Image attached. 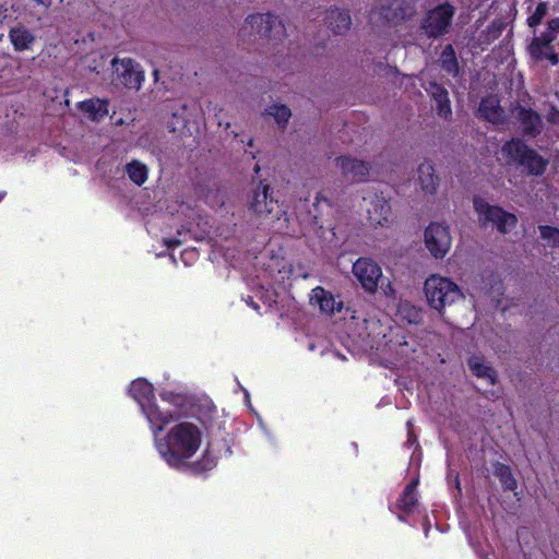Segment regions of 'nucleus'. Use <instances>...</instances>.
<instances>
[{"label": "nucleus", "instance_id": "obj_1", "mask_svg": "<svg viewBox=\"0 0 559 559\" xmlns=\"http://www.w3.org/2000/svg\"><path fill=\"white\" fill-rule=\"evenodd\" d=\"M201 430L189 421L174 425L165 439H156V449L166 463L179 467L192 457L201 444Z\"/></svg>", "mask_w": 559, "mask_h": 559}, {"label": "nucleus", "instance_id": "obj_2", "mask_svg": "<svg viewBox=\"0 0 559 559\" xmlns=\"http://www.w3.org/2000/svg\"><path fill=\"white\" fill-rule=\"evenodd\" d=\"M241 31L243 35L270 43H281L287 36L283 21L270 12L248 15Z\"/></svg>", "mask_w": 559, "mask_h": 559}, {"label": "nucleus", "instance_id": "obj_3", "mask_svg": "<svg viewBox=\"0 0 559 559\" xmlns=\"http://www.w3.org/2000/svg\"><path fill=\"white\" fill-rule=\"evenodd\" d=\"M424 293L428 305L438 312L464 298L456 283L439 274H432L425 281Z\"/></svg>", "mask_w": 559, "mask_h": 559}, {"label": "nucleus", "instance_id": "obj_4", "mask_svg": "<svg viewBox=\"0 0 559 559\" xmlns=\"http://www.w3.org/2000/svg\"><path fill=\"white\" fill-rule=\"evenodd\" d=\"M246 207L249 215L261 223L277 221L283 213L271 187L262 181L248 193Z\"/></svg>", "mask_w": 559, "mask_h": 559}, {"label": "nucleus", "instance_id": "obj_5", "mask_svg": "<svg viewBox=\"0 0 559 559\" xmlns=\"http://www.w3.org/2000/svg\"><path fill=\"white\" fill-rule=\"evenodd\" d=\"M130 395L141 405L143 413L152 425H156L153 430L155 438L165 425L173 420V414L169 412H162L155 403L152 402L154 397L153 386L146 380L138 379L133 381L129 389Z\"/></svg>", "mask_w": 559, "mask_h": 559}, {"label": "nucleus", "instance_id": "obj_6", "mask_svg": "<svg viewBox=\"0 0 559 559\" xmlns=\"http://www.w3.org/2000/svg\"><path fill=\"white\" fill-rule=\"evenodd\" d=\"M501 155L507 163H518L532 175L543 174L547 165L546 159L520 140H511L504 143L501 147Z\"/></svg>", "mask_w": 559, "mask_h": 559}, {"label": "nucleus", "instance_id": "obj_7", "mask_svg": "<svg viewBox=\"0 0 559 559\" xmlns=\"http://www.w3.org/2000/svg\"><path fill=\"white\" fill-rule=\"evenodd\" d=\"M475 212L478 215V222L483 226L491 224L499 233L507 234L515 227L518 218L514 214L506 212L497 205H491L479 197L473 200Z\"/></svg>", "mask_w": 559, "mask_h": 559}, {"label": "nucleus", "instance_id": "obj_8", "mask_svg": "<svg viewBox=\"0 0 559 559\" xmlns=\"http://www.w3.org/2000/svg\"><path fill=\"white\" fill-rule=\"evenodd\" d=\"M559 34V17L550 19L547 22L546 31L539 36H534L527 47V51L532 59L535 61H549L551 66L559 62L558 55L556 53L551 43Z\"/></svg>", "mask_w": 559, "mask_h": 559}, {"label": "nucleus", "instance_id": "obj_9", "mask_svg": "<svg viewBox=\"0 0 559 559\" xmlns=\"http://www.w3.org/2000/svg\"><path fill=\"white\" fill-rule=\"evenodd\" d=\"M454 15V8L443 3L428 11L421 22V29L428 37H440L449 32Z\"/></svg>", "mask_w": 559, "mask_h": 559}, {"label": "nucleus", "instance_id": "obj_10", "mask_svg": "<svg viewBox=\"0 0 559 559\" xmlns=\"http://www.w3.org/2000/svg\"><path fill=\"white\" fill-rule=\"evenodd\" d=\"M425 246L436 259L443 258L451 248V235L449 228L442 224H430L424 234Z\"/></svg>", "mask_w": 559, "mask_h": 559}, {"label": "nucleus", "instance_id": "obj_11", "mask_svg": "<svg viewBox=\"0 0 559 559\" xmlns=\"http://www.w3.org/2000/svg\"><path fill=\"white\" fill-rule=\"evenodd\" d=\"M111 66L116 79L128 88L140 90L144 81L141 66L130 58H114Z\"/></svg>", "mask_w": 559, "mask_h": 559}, {"label": "nucleus", "instance_id": "obj_12", "mask_svg": "<svg viewBox=\"0 0 559 559\" xmlns=\"http://www.w3.org/2000/svg\"><path fill=\"white\" fill-rule=\"evenodd\" d=\"M353 274L368 293H376L379 281L382 278L381 267L368 258H359L353 264Z\"/></svg>", "mask_w": 559, "mask_h": 559}, {"label": "nucleus", "instance_id": "obj_13", "mask_svg": "<svg viewBox=\"0 0 559 559\" xmlns=\"http://www.w3.org/2000/svg\"><path fill=\"white\" fill-rule=\"evenodd\" d=\"M335 165L342 176L350 182L365 181L369 176L370 165L355 157L340 156L335 159Z\"/></svg>", "mask_w": 559, "mask_h": 559}, {"label": "nucleus", "instance_id": "obj_14", "mask_svg": "<svg viewBox=\"0 0 559 559\" xmlns=\"http://www.w3.org/2000/svg\"><path fill=\"white\" fill-rule=\"evenodd\" d=\"M310 304L318 307L320 312L331 316L336 311H341L343 304L337 301L332 293L318 286L311 290Z\"/></svg>", "mask_w": 559, "mask_h": 559}, {"label": "nucleus", "instance_id": "obj_15", "mask_svg": "<svg viewBox=\"0 0 559 559\" xmlns=\"http://www.w3.org/2000/svg\"><path fill=\"white\" fill-rule=\"evenodd\" d=\"M512 115L518 119L525 134L536 136L540 133L542 119L536 111L518 106L512 110Z\"/></svg>", "mask_w": 559, "mask_h": 559}, {"label": "nucleus", "instance_id": "obj_16", "mask_svg": "<svg viewBox=\"0 0 559 559\" xmlns=\"http://www.w3.org/2000/svg\"><path fill=\"white\" fill-rule=\"evenodd\" d=\"M426 91L435 99L438 115L444 119L451 117L452 110L447 90L435 82H430L426 86Z\"/></svg>", "mask_w": 559, "mask_h": 559}, {"label": "nucleus", "instance_id": "obj_17", "mask_svg": "<svg viewBox=\"0 0 559 559\" xmlns=\"http://www.w3.org/2000/svg\"><path fill=\"white\" fill-rule=\"evenodd\" d=\"M417 183L427 194H433L438 187V177L435 174L433 166L428 163H421L417 168Z\"/></svg>", "mask_w": 559, "mask_h": 559}, {"label": "nucleus", "instance_id": "obj_18", "mask_svg": "<svg viewBox=\"0 0 559 559\" xmlns=\"http://www.w3.org/2000/svg\"><path fill=\"white\" fill-rule=\"evenodd\" d=\"M9 39L14 50L24 51L32 48L35 36L26 26L19 24L10 29Z\"/></svg>", "mask_w": 559, "mask_h": 559}, {"label": "nucleus", "instance_id": "obj_19", "mask_svg": "<svg viewBox=\"0 0 559 559\" xmlns=\"http://www.w3.org/2000/svg\"><path fill=\"white\" fill-rule=\"evenodd\" d=\"M328 25L334 34H345L352 26V19L347 10L332 9L328 13Z\"/></svg>", "mask_w": 559, "mask_h": 559}, {"label": "nucleus", "instance_id": "obj_20", "mask_svg": "<svg viewBox=\"0 0 559 559\" xmlns=\"http://www.w3.org/2000/svg\"><path fill=\"white\" fill-rule=\"evenodd\" d=\"M479 114L493 124H502L504 122L503 110L499 106L496 97L483 99L479 105Z\"/></svg>", "mask_w": 559, "mask_h": 559}, {"label": "nucleus", "instance_id": "obj_21", "mask_svg": "<svg viewBox=\"0 0 559 559\" xmlns=\"http://www.w3.org/2000/svg\"><path fill=\"white\" fill-rule=\"evenodd\" d=\"M79 107L93 121H99L108 115L107 102L98 98L81 102Z\"/></svg>", "mask_w": 559, "mask_h": 559}, {"label": "nucleus", "instance_id": "obj_22", "mask_svg": "<svg viewBox=\"0 0 559 559\" xmlns=\"http://www.w3.org/2000/svg\"><path fill=\"white\" fill-rule=\"evenodd\" d=\"M467 365L474 376L480 379L487 380V382L493 385L497 381L496 371L488 366L481 357L473 356L468 359Z\"/></svg>", "mask_w": 559, "mask_h": 559}, {"label": "nucleus", "instance_id": "obj_23", "mask_svg": "<svg viewBox=\"0 0 559 559\" xmlns=\"http://www.w3.org/2000/svg\"><path fill=\"white\" fill-rule=\"evenodd\" d=\"M369 221L376 226H382L389 222L391 207L383 199H377L372 207L368 210Z\"/></svg>", "mask_w": 559, "mask_h": 559}, {"label": "nucleus", "instance_id": "obj_24", "mask_svg": "<svg viewBox=\"0 0 559 559\" xmlns=\"http://www.w3.org/2000/svg\"><path fill=\"white\" fill-rule=\"evenodd\" d=\"M418 485V480L415 479L413 480L411 484H408L400 500H399V503H397V507L399 509H401L402 511L406 512V513H412L417 504V491H416V487Z\"/></svg>", "mask_w": 559, "mask_h": 559}, {"label": "nucleus", "instance_id": "obj_25", "mask_svg": "<svg viewBox=\"0 0 559 559\" xmlns=\"http://www.w3.org/2000/svg\"><path fill=\"white\" fill-rule=\"evenodd\" d=\"M265 115L271 116L276 121L277 126L282 129L288 123L292 111L286 105L272 104L265 108Z\"/></svg>", "mask_w": 559, "mask_h": 559}, {"label": "nucleus", "instance_id": "obj_26", "mask_svg": "<svg viewBox=\"0 0 559 559\" xmlns=\"http://www.w3.org/2000/svg\"><path fill=\"white\" fill-rule=\"evenodd\" d=\"M186 111L187 106L181 103H175L171 106V120H169L168 128L171 132H176L185 128L186 126Z\"/></svg>", "mask_w": 559, "mask_h": 559}, {"label": "nucleus", "instance_id": "obj_27", "mask_svg": "<svg viewBox=\"0 0 559 559\" xmlns=\"http://www.w3.org/2000/svg\"><path fill=\"white\" fill-rule=\"evenodd\" d=\"M129 178L138 186L143 185L147 180L148 169L147 167L138 162L132 160L126 166Z\"/></svg>", "mask_w": 559, "mask_h": 559}, {"label": "nucleus", "instance_id": "obj_28", "mask_svg": "<svg viewBox=\"0 0 559 559\" xmlns=\"http://www.w3.org/2000/svg\"><path fill=\"white\" fill-rule=\"evenodd\" d=\"M493 473H495L496 477L499 478L502 487L506 490H514L516 488V486H518L516 480L513 477L512 472L509 466L501 464V463H497L495 465Z\"/></svg>", "mask_w": 559, "mask_h": 559}, {"label": "nucleus", "instance_id": "obj_29", "mask_svg": "<svg viewBox=\"0 0 559 559\" xmlns=\"http://www.w3.org/2000/svg\"><path fill=\"white\" fill-rule=\"evenodd\" d=\"M440 62H441L442 68L448 73H451V74L457 73V61H456L454 49L452 48L451 45L445 46L444 49L442 50V53L440 57Z\"/></svg>", "mask_w": 559, "mask_h": 559}, {"label": "nucleus", "instance_id": "obj_30", "mask_svg": "<svg viewBox=\"0 0 559 559\" xmlns=\"http://www.w3.org/2000/svg\"><path fill=\"white\" fill-rule=\"evenodd\" d=\"M397 312L403 320L412 324L418 323L421 319L420 310L409 302H401Z\"/></svg>", "mask_w": 559, "mask_h": 559}, {"label": "nucleus", "instance_id": "obj_31", "mask_svg": "<svg viewBox=\"0 0 559 559\" xmlns=\"http://www.w3.org/2000/svg\"><path fill=\"white\" fill-rule=\"evenodd\" d=\"M540 238L547 246L559 248V229L552 226L543 225L538 227Z\"/></svg>", "mask_w": 559, "mask_h": 559}, {"label": "nucleus", "instance_id": "obj_32", "mask_svg": "<svg viewBox=\"0 0 559 559\" xmlns=\"http://www.w3.org/2000/svg\"><path fill=\"white\" fill-rule=\"evenodd\" d=\"M548 13V3L539 2L533 13L527 17L526 23L528 27L535 28L538 26Z\"/></svg>", "mask_w": 559, "mask_h": 559}, {"label": "nucleus", "instance_id": "obj_33", "mask_svg": "<svg viewBox=\"0 0 559 559\" xmlns=\"http://www.w3.org/2000/svg\"><path fill=\"white\" fill-rule=\"evenodd\" d=\"M384 0H381V3L379 7H376L372 10V19L376 17V15H379L380 17L384 19L385 21H392L396 17L395 8L386 7L384 3Z\"/></svg>", "mask_w": 559, "mask_h": 559}, {"label": "nucleus", "instance_id": "obj_34", "mask_svg": "<svg viewBox=\"0 0 559 559\" xmlns=\"http://www.w3.org/2000/svg\"><path fill=\"white\" fill-rule=\"evenodd\" d=\"M546 119L549 123L559 126V110L556 108H550L546 116Z\"/></svg>", "mask_w": 559, "mask_h": 559}, {"label": "nucleus", "instance_id": "obj_35", "mask_svg": "<svg viewBox=\"0 0 559 559\" xmlns=\"http://www.w3.org/2000/svg\"><path fill=\"white\" fill-rule=\"evenodd\" d=\"M164 241L168 248H175L180 245V241L178 239H165Z\"/></svg>", "mask_w": 559, "mask_h": 559}, {"label": "nucleus", "instance_id": "obj_36", "mask_svg": "<svg viewBox=\"0 0 559 559\" xmlns=\"http://www.w3.org/2000/svg\"><path fill=\"white\" fill-rule=\"evenodd\" d=\"M383 292H384V294H385V295H388V296H392V295L394 294V290H393V288L391 287L390 283H389L385 287H383Z\"/></svg>", "mask_w": 559, "mask_h": 559}, {"label": "nucleus", "instance_id": "obj_37", "mask_svg": "<svg viewBox=\"0 0 559 559\" xmlns=\"http://www.w3.org/2000/svg\"><path fill=\"white\" fill-rule=\"evenodd\" d=\"M247 304L251 306L253 309L259 310V306L251 298L247 299Z\"/></svg>", "mask_w": 559, "mask_h": 559}, {"label": "nucleus", "instance_id": "obj_38", "mask_svg": "<svg viewBox=\"0 0 559 559\" xmlns=\"http://www.w3.org/2000/svg\"><path fill=\"white\" fill-rule=\"evenodd\" d=\"M367 324L370 325V328H376L378 325V322L376 321H366Z\"/></svg>", "mask_w": 559, "mask_h": 559}, {"label": "nucleus", "instance_id": "obj_39", "mask_svg": "<svg viewBox=\"0 0 559 559\" xmlns=\"http://www.w3.org/2000/svg\"><path fill=\"white\" fill-rule=\"evenodd\" d=\"M253 143H254L253 139H250V140L248 141L247 145H248L249 147H252V146H253Z\"/></svg>", "mask_w": 559, "mask_h": 559}, {"label": "nucleus", "instance_id": "obj_40", "mask_svg": "<svg viewBox=\"0 0 559 559\" xmlns=\"http://www.w3.org/2000/svg\"><path fill=\"white\" fill-rule=\"evenodd\" d=\"M5 192H0V201L3 199Z\"/></svg>", "mask_w": 559, "mask_h": 559}]
</instances>
